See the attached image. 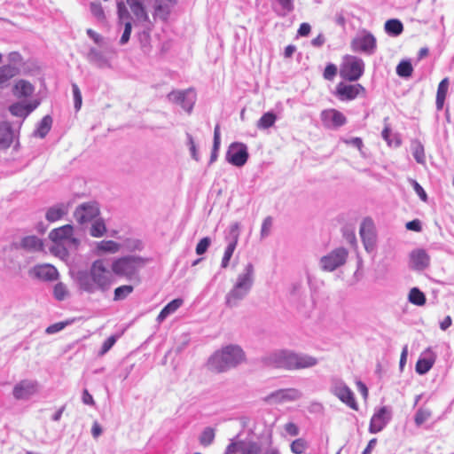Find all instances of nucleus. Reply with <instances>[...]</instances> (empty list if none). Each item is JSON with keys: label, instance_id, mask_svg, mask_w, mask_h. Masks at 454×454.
Returning a JSON list of instances; mask_svg holds the SVG:
<instances>
[{"label": "nucleus", "instance_id": "nucleus-1", "mask_svg": "<svg viewBox=\"0 0 454 454\" xmlns=\"http://www.w3.org/2000/svg\"><path fill=\"white\" fill-rule=\"evenodd\" d=\"M114 282V274L102 259L96 260L88 270L80 271L77 275L79 288L90 294L106 293Z\"/></svg>", "mask_w": 454, "mask_h": 454}, {"label": "nucleus", "instance_id": "nucleus-2", "mask_svg": "<svg viewBox=\"0 0 454 454\" xmlns=\"http://www.w3.org/2000/svg\"><path fill=\"white\" fill-rule=\"evenodd\" d=\"M264 365L284 369L287 371H297L311 368L318 364L317 358L304 353H296L290 349H277L262 357Z\"/></svg>", "mask_w": 454, "mask_h": 454}, {"label": "nucleus", "instance_id": "nucleus-3", "mask_svg": "<svg viewBox=\"0 0 454 454\" xmlns=\"http://www.w3.org/2000/svg\"><path fill=\"white\" fill-rule=\"evenodd\" d=\"M245 360V353L238 345H228L215 352L207 362L208 369L223 372L236 367Z\"/></svg>", "mask_w": 454, "mask_h": 454}, {"label": "nucleus", "instance_id": "nucleus-4", "mask_svg": "<svg viewBox=\"0 0 454 454\" xmlns=\"http://www.w3.org/2000/svg\"><path fill=\"white\" fill-rule=\"evenodd\" d=\"M254 282V265L249 262L245 266L243 271L238 275L233 287L226 294V306L230 308L237 307L239 303L249 294Z\"/></svg>", "mask_w": 454, "mask_h": 454}, {"label": "nucleus", "instance_id": "nucleus-5", "mask_svg": "<svg viewBox=\"0 0 454 454\" xmlns=\"http://www.w3.org/2000/svg\"><path fill=\"white\" fill-rule=\"evenodd\" d=\"M145 264V260L144 258L136 255H127L113 262L112 272L117 276L132 279Z\"/></svg>", "mask_w": 454, "mask_h": 454}, {"label": "nucleus", "instance_id": "nucleus-6", "mask_svg": "<svg viewBox=\"0 0 454 454\" xmlns=\"http://www.w3.org/2000/svg\"><path fill=\"white\" fill-rule=\"evenodd\" d=\"M364 72V62L362 59L345 55L340 67V75L348 82H356L360 79Z\"/></svg>", "mask_w": 454, "mask_h": 454}, {"label": "nucleus", "instance_id": "nucleus-7", "mask_svg": "<svg viewBox=\"0 0 454 454\" xmlns=\"http://www.w3.org/2000/svg\"><path fill=\"white\" fill-rule=\"evenodd\" d=\"M348 255V251L346 248L337 247L320 258V269L332 272L346 263Z\"/></svg>", "mask_w": 454, "mask_h": 454}, {"label": "nucleus", "instance_id": "nucleus-8", "mask_svg": "<svg viewBox=\"0 0 454 454\" xmlns=\"http://www.w3.org/2000/svg\"><path fill=\"white\" fill-rule=\"evenodd\" d=\"M330 391L333 395L351 409L357 410V403L356 402L354 393L342 380L339 378H332Z\"/></svg>", "mask_w": 454, "mask_h": 454}, {"label": "nucleus", "instance_id": "nucleus-9", "mask_svg": "<svg viewBox=\"0 0 454 454\" xmlns=\"http://www.w3.org/2000/svg\"><path fill=\"white\" fill-rule=\"evenodd\" d=\"M351 48L354 51L372 55L376 51L377 41L371 32L364 29L352 40Z\"/></svg>", "mask_w": 454, "mask_h": 454}, {"label": "nucleus", "instance_id": "nucleus-10", "mask_svg": "<svg viewBox=\"0 0 454 454\" xmlns=\"http://www.w3.org/2000/svg\"><path fill=\"white\" fill-rule=\"evenodd\" d=\"M49 238L58 245L69 246L74 248L79 243L78 239L74 237V227L71 224H66L52 230Z\"/></svg>", "mask_w": 454, "mask_h": 454}, {"label": "nucleus", "instance_id": "nucleus-11", "mask_svg": "<svg viewBox=\"0 0 454 454\" xmlns=\"http://www.w3.org/2000/svg\"><path fill=\"white\" fill-rule=\"evenodd\" d=\"M359 233L364 243V247L368 253L374 251L376 247V229L372 218L366 217L360 225Z\"/></svg>", "mask_w": 454, "mask_h": 454}, {"label": "nucleus", "instance_id": "nucleus-12", "mask_svg": "<svg viewBox=\"0 0 454 454\" xmlns=\"http://www.w3.org/2000/svg\"><path fill=\"white\" fill-rule=\"evenodd\" d=\"M248 159L247 147L243 143L234 142L226 153V160L236 167L244 166Z\"/></svg>", "mask_w": 454, "mask_h": 454}, {"label": "nucleus", "instance_id": "nucleus-13", "mask_svg": "<svg viewBox=\"0 0 454 454\" xmlns=\"http://www.w3.org/2000/svg\"><path fill=\"white\" fill-rule=\"evenodd\" d=\"M39 391V383L35 380H22L12 389L16 400H28Z\"/></svg>", "mask_w": 454, "mask_h": 454}, {"label": "nucleus", "instance_id": "nucleus-14", "mask_svg": "<svg viewBox=\"0 0 454 454\" xmlns=\"http://www.w3.org/2000/svg\"><path fill=\"white\" fill-rule=\"evenodd\" d=\"M169 101L178 104L187 113H191L196 101V94L193 90L172 91L168 95Z\"/></svg>", "mask_w": 454, "mask_h": 454}, {"label": "nucleus", "instance_id": "nucleus-15", "mask_svg": "<svg viewBox=\"0 0 454 454\" xmlns=\"http://www.w3.org/2000/svg\"><path fill=\"white\" fill-rule=\"evenodd\" d=\"M361 94L365 95V88L360 83L347 84L345 82H339L336 86L335 95L340 101L354 100Z\"/></svg>", "mask_w": 454, "mask_h": 454}, {"label": "nucleus", "instance_id": "nucleus-16", "mask_svg": "<svg viewBox=\"0 0 454 454\" xmlns=\"http://www.w3.org/2000/svg\"><path fill=\"white\" fill-rule=\"evenodd\" d=\"M239 223H233L230 226V233L228 238V245L224 250V254L222 259L221 267L225 269L229 266L230 260L236 249L239 238Z\"/></svg>", "mask_w": 454, "mask_h": 454}, {"label": "nucleus", "instance_id": "nucleus-17", "mask_svg": "<svg viewBox=\"0 0 454 454\" xmlns=\"http://www.w3.org/2000/svg\"><path fill=\"white\" fill-rule=\"evenodd\" d=\"M391 415V409L387 406H383L376 411L371 419L369 432L371 434H377L382 431L390 421Z\"/></svg>", "mask_w": 454, "mask_h": 454}, {"label": "nucleus", "instance_id": "nucleus-18", "mask_svg": "<svg viewBox=\"0 0 454 454\" xmlns=\"http://www.w3.org/2000/svg\"><path fill=\"white\" fill-rule=\"evenodd\" d=\"M99 214V209L95 203H84L80 205L74 211L75 220L82 224L94 220Z\"/></svg>", "mask_w": 454, "mask_h": 454}, {"label": "nucleus", "instance_id": "nucleus-19", "mask_svg": "<svg viewBox=\"0 0 454 454\" xmlns=\"http://www.w3.org/2000/svg\"><path fill=\"white\" fill-rule=\"evenodd\" d=\"M321 120L326 128L336 129L347 122L345 115L336 109H326L321 113Z\"/></svg>", "mask_w": 454, "mask_h": 454}, {"label": "nucleus", "instance_id": "nucleus-20", "mask_svg": "<svg viewBox=\"0 0 454 454\" xmlns=\"http://www.w3.org/2000/svg\"><path fill=\"white\" fill-rule=\"evenodd\" d=\"M430 264V256L426 250L418 248L410 254V266L416 270H423Z\"/></svg>", "mask_w": 454, "mask_h": 454}, {"label": "nucleus", "instance_id": "nucleus-21", "mask_svg": "<svg viewBox=\"0 0 454 454\" xmlns=\"http://www.w3.org/2000/svg\"><path fill=\"white\" fill-rule=\"evenodd\" d=\"M40 105L39 100H34L28 104L17 102L10 106V113L18 117L26 118L27 117L37 106Z\"/></svg>", "mask_w": 454, "mask_h": 454}, {"label": "nucleus", "instance_id": "nucleus-22", "mask_svg": "<svg viewBox=\"0 0 454 454\" xmlns=\"http://www.w3.org/2000/svg\"><path fill=\"white\" fill-rule=\"evenodd\" d=\"M87 60L98 68H106L110 67L109 59L99 50L90 48L86 55Z\"/></svg>", "mask_w": 454, "mask_h": 454}, {"label": "nucleus", "instance_id": "nucleus-23", "mask_svg": "<svg viewBox=\"0 0 454 454\" xmlns=\"http://www.w3.org/2000/svg\"><path fill=\"white\" fill-rule=\"evenodd\" d=\"M35 276L44 281H52L58 278L57 269L51 264L38 265L34 268Z\"/></svg>", "mask_w": 454, "mask_h": 454}, {"label": "nucleus", "instance_id": "nucleus-24", "mask_svg": "<svg viewBox=\"0 0 454 454\" xmlns=\"http://www.w3.org/2000/svg\"><path fill=\"white\" fill-rule=\"evenodd\" d=\"M435 361L434 353L430 350H427L423 356L420 357L416 364V372L420 374H426L433 367Z\"/></svg>", "mask_w": 454, "mask_h": 454}, {"label": "nucleus", "instance_id": "nucleus-25", "mask_svg": "<svg viewBox=\"0 0 454 454\" xmlns=\"http://www.w3.org/2000/svg\"><path fill=\"white\" fill-rule=\"evenodd\" d=\"M176 0H156L154 6V17L166 20L171 12Z\"/></svg>", "mask_w": 454, "mask_h": 454}, {"label": "nucleus", "instance_id": "nucleus-26", "mask_svg": "<svg viewBox=\"0 0 454 454\" xmlns=\"http://www.w3.org/2000/svg\"><path fill=\"white\" fill-rule=\"evenodd\" d=\"M68 212V205L65 203H59L49 207L45 214V218L51 223L60 220Z\"/></svg>", "mask_w": 454, "mask_h": 454}, {"label": "nucleus", "instance_id": "nucleus-27", "mask_svg": "<svg viewBox=\"0 0 454 454\" xmlns=\"http://www.w3.org/2000/svg\"><path fill=\"white\" fill-rule=\"evenodd\" d=\"M387 120L388 118L384 119L385 127L381 132V137L388 146L397 148L402 145L401 136L398 133H393L391 131L389 124L387 123Z\"/></svg>", "mask_w": 454, "mask_h": 454}, {"label": "nucleus", "instance_id": "nucleus-28", "mask_svg": "<svg viewBox=\"0 0 454 454\" xmlns=\"http://www.w3.org/2000/svg\"><path fill=\"white\" fill-rule=\"evenodd\" d=\"M35 92V86L26 80H19L13 87V94L17 98H28Z\"/></svg>", "mask_w": 454, "mask_h": 454}, {"label": "nucleus", "instance_id": "nucleus-29", "mask_svg": "<svg viewBox=\"0 0 454 454\" xmlns=\"http://www.w3.org/2000/svg\"><path fill=\"white\" fill-rule=\"evenodd\" d=\"M14 133L6 121L0 123V148H8L13 141Z\"/></svg>", "mask_w": 454, "mask_h": 454}, {"label": "nucleus", "instance_id": "nucleus-30", "mask_svg": "<svg viewBox=\"0 0 454 454\" xmlns=\"http://www.w3.org/2000/svg\"><path fill=\"white\" fill-rule=\"evenodd\" d=\"M127 4L139 22L150 23L148 14L140 0H127Z\"/></svg>", "mask_w": 454, "mask_h": 454}, {"label": "nucleus", "instance_id": "nucleus-31", "mask_svg": "<svg viewBox=\"0 0 454 454\" xmlns=\"http://www.w3.org/2000/svg\"><path fill=\"white\" fill-rule=\"evenodd\" d=\"M184 303L183 299L176 298L168 302L159 313L157 322H163L169 315L175 313Z\"/></svg>", "mask_w": 454, "mask_h": 454}, {"label": "nucleus", "instance_id": "nucleus-32", "mask_svg": "<svg viewBox=\"0 0 454 454\" xmlns=\"http://www.w3.org/2000/svg\"><path fill=\"white\" fill-rule=\"evenodd\" d=\"M18 74V69L11 65L0 67V89L8 86L9 81Z\"/></svg>", "mask_w": 454, "mask_h": 454}, {"label": "nucleus", "instance_id": "nucleus-33", "mask_svg": "<svg viewBox=\"0 0 454 454\" xmlns=\"http://www.w3.org/2000/svg\"><path fill=\"white\" fill-rule=\"evenodd\" d=\"M52 118L51 115H45L37 124L34 135L37 137L43 138L50 132L52 126Z\"/></svg>", "mask_w": 454, "mask_h": 454}, {"label": "nucleus", "instance_id": "nucleus-34", "mask_svg": "<svg viewBox=\"0 0 454 454\" xmlns=\"http://www.w3.org/2000/svg\"><path fill=\"white\" fill-rule=\"evenodd\" d=\"M20 246L22 248L36 252L43 249V243L36 236H27L21 239Z\"/></svg>", "mask_w": 454, "mask_h": 454}, {"label": "nucleus", "instance_id": "nucleus-35", "mask_svg": "<svg viewBox=\"0 0 454 454\" xmlns=\"http://www.w3.org/2000/svg\"><path fill=\"white\" fill-rule=\"evenodd\" d=\"M449 89V79L444 78L442 79L437 88V93H436V108L437 110H442L444 105V101L446 98V95Z\"/></svg>", "mask_w": 454, "mask_h": 454}, {"label": "nucleus", "instance_id": "nucleus-36", "mask_svg": "<svg viewBox=\"0 0 454 454\" xmlns=\"http://www.w3.org/2000/svg\"><path fill=\"white\" fill-rule=\"evenodd\" d=\"M411 150L415 160L419 164H425L426 155L424 145L418 139H414L411 143Z\"/></svg>", "mask_w": 454, "mask_h": 454}, {"label": "nucleus", "instance_id": "nucleus-37", "mask_svg": "<svg viewBox=\"0 0 454 454\" xmlns=\"http://www.w3.org/2000/svg\"><path fill=\"white\" fill-rule=\"evenodd\" d=\"M215 438V429L211 427H205L199 436V442L203 447L213 444Z\"/></svg>", "mask_w": 454, "mask_h": 454}, {"label": "nucleus", "instance_id": "nucleus-38", "mask_svg": "<svg viewBox=\"0 0 454 454\" xmlns=\"http://www.w3.org/2000/svg\"><path fill=\"white\" fill-rule=\"evenodd\" d=\"M408 301L416 306H423L426 304L427 299L424 293L418 287H412L409 292Z\"/></svg>", "mask_w": 454, "mask_h": 454}, {"label": "nucleus", "instance_id": "nucleus-39", "mask_svg": "<svg viewBox=\"0 0 454 454\" xmlns=\"http://www.w3.org/2000/svg\"><path fill=\"white\" fill-rule=\"evenodd\" d=\"M403 30V23L395 19L388 20L385 23V31L393 36L399 35Z\"/></svg>", "mask_w": 454, "mask_h": 454}, {"label": "nucleus", "instance_id": "nucleus-40", "mask_svg": "<svg viewBox=\"0 0 454 454\" xmlns=\"http://www.w3.org/2000/svg\"><path fill=\"white\" fill-rule=\"evenodd\" d=\"M221 145V132H220V126L217 124L215 127L214 129V143H213V148L210 155V163H213L216 160L218 157V151L220 149Z\"/></svg>", "mask_w": 454, "mask_h": 454}, {"label": "nucleus", "instance_id": "nucleus-41", "mask_svg": "<svg viewBox=\"0 0 454 454\" xmlns=\"http://www.w3.org/2000/svg\"><path fill=\"white\" fill-rule=\"evenodd\" d=\"M106 232V226L102 218H97L92 223L90 234L94 238H100Z\"/></svg>", "mask_w": 454, "mask_h": 454}, {"label": "nucleus", "instance_id": "nucleus-42", "mask_svg": "<svg viewBox=\"0 0 454 454\" xmlns=\"http://www.w3.org/2000/svg\"><path fill=\"white\" fill-rule=\"evenodd\" d=\"M277 121V116L272 112H267L262 114L257 122V128L266 129L274 125Z\"/></svg>", "mask_w": 454, "mask_h": 454}, {"label": "nucleus", "instance_id": "nucleus-43", "mask_svg": "<svg viewBox=\"0 0 454 454\" xmlns=\"http://www.w3.org/2000/svg\"><path fill=\"white\" fill-rule=\"evenodd\" d=\"M97 248L102 252L114 254L120 250L121 245L114 240H102L97 243Z\"/></svg>", "mask_w": 454, "mask_h": 454}, {"label": "nucleus", "instance_id": "nucleus-44", "mask_svg": "<svg viewBox=\"0 0 454 454\" xmlns=\"http://www.w3.org/2000/svg\"><path fill=\"white\" fill-rule=\"evenodd\" d=\"M432 416V411L427 408L420 407L417 410L414 416V422L417 427H420L427 421Z\"/></svg>", "mask_w": 454, "mask_h": 454}, {"label": "nucleus", "instance_id": "nucleus-45", "mask_svg": "<svg viewBox=\"0 0 454 454\" xmlns=\"http://www.w3.org/2000/svg\"><path fill=\"white\" fill-rule=\"evenodd\" d=\"M413 67L409 60H402L396 67V74L400 77L407 78L412 74Z\"/></svg>", "mask_w": 454, "mask_h": 454}, {"label": "nucleus", "instance_id": "nucleus-46", "mask_svg": "<svg viewBox=\"0 0 454 454\" xmlns=\"http://www.w3.org/2000/svg\"><path fill=\"white\" fill-rule=\"evenodd\" d=\"M117 12L119 19V27L122 26V23L131 22V18L129 11L123 2L117 3Z\"/></svg>", "mask_w": 454, "mask_h": 454}, {"label": "nucleus", "instance_id": "nucleus-47", "mask_svg": "<svg viewBox=\"0 0 454 454\" xmlns=\"http://www.w3.org/2000/svg\"><path fill=\"white\" fill-rule=\"evenodd\" d=\"M134 290L129 285L121 286L114 290V301H121L126 299Z\"/></svg>", "mask_w": 454, "mask_h": 454}, {"label": "nucleus", "instance_id": "nucleus-48", "mask_svg": "<svg viewBox=\"0 0 454 454\" xmlns=\"http://www.w3.org/2000/svg\"><path fill=\"white\" fill-rule=\"evenodd\" d=\"M272 225L273 218L271 216H267L263 219L260 231V236L262 239L267 238L270 234Z\"/></svg>", "mask_w": 454, "mask_h": 454}, {"label": "nucleus", "instance_id": "nucleus-49", "mask_svg": "<svg viewBox=\"0 0 454 454\" xmlns=\"http://www.w3.org/2000/svg\"><path fill=\"white\" fill-rule=\"evenodd\" d=\"M283 396H284L283 389H279V390L274 391L271 394L268 395L264 398V401L269 404L282 403H284Z\"/></svg>", "mask_w": 454, "mask_h": 454}, {"label": "nucleus", "instance_id": "nucleus-50", "mask_svg": "<svg viewBox=\"0 0 454 454\" xmlns=\"http://www.w3.org/2000/svg\"><path fill=\"white\" fill-rule=\"evenodd\" d=\"M283 398L285 402L295 401L301 397V392L296 388L283 389Z\"/></svg>", "mask_w": 454, "mask_h": 454}, {"label": "nucleus", "instance_id": "nucleus-51", "mask_svg": "<svg viewBox=\"0 0 454 454\" xmlns=\"http://www.w3.org/2000/svg\"><path fill=\"white\" fill-rule=\"evenodd\" d=\"M53 294L58 301L65 300L68 294L67 286L63 283L56 284L53 289Z\"/></svg>", "mask_w": 454, "mask_h": 454}, {"label": "nucleus", "instance_id": "nucleus-52", "mask_svg": "<svg viewBox=\"0 0 454 454\" xmlns=\"http://www.w3.org/2000/svg\"><path fill=\"white\" fill-rule=\"evenodd\" d=\"M307 448V442L302 438L294 440L291 444V450L295 454H302Z\"/></svg>", "mask_w": 454, "mask_h": 454}, {"label": "nucleus", "instance_id": "nucleus-53", "mask_svg": "<svg viewBox=\"0 0 454 454\" xmlns=\"http://www.w3.org/2000/svg\"><path fill=\"white\" fill-rule=\"evenodd\" d=\"M242 450L244 454H260L261 447L254 442H250L248 443L242 442Z\"/></svg>", "mask_w": 454, "mask_h": 454}, {"label": "nucleus", "instance_id": "nucleus-54", "mask_svg": "<svg viewBox=\"0 0 454 454\" xmlns=\"http://www.w3.org/2000/svg\"><path fill=\"white\" fill-rule=\"evenodd\" d=\"M72 91L74 96V108L76 111H79L82 106V98L81 90L76 83L72 84Z\"/></svg>", "mask_w": 454, "mask_h": 454}, {"label": "nucleus", "instance_id": "nucleus-55", "mask_svg": "<svg viewBox=\"0 0 454 454\" xmlns=\"http://www.w3.org/2000/svg\"><path fill=\"white\" fill-rule=\"evenodd\" d=\"M123 28L122 35L120 39V44L124 45L126 44L130 37L132 25L131 22H126L122 23V26L120 27V28Z\"/></svg>", "mask_w": 454, "mask_h": 454}, {"label": "nucleus", "instance_id": "nucleus-56", "mask_svg": "<svg viewBox=\"0 0 454 454\" xmlns=\"http://www.w3.org/2000/svg\"><path fill=\"white\" fill-rule=\"evenodd\" d=\"M409 182L411 184V186L413 187L417 195L419 197V199L422 201L426 202L427 200V194L425 192V190L423 189V187L414 179L410 178Z\"/></svg>", "mask_w": 454, "mask_h": 454}, {"label": "nucleus", "instance_id": "nucleus-57", "mask_svg": "<svg viewBox=\"0 0 454 454\" xmlns=\"http://www.w3.org/2000/svg\"><path fill=\"white\" fill-rule=\"evenodd\" d=\"M210 244H211L210 238L205 237V238L201 239L196 246V249H195L196 254L199 255H202L203 254H205L207 252V250L208 249Z\"/></svg>", "mask_w": 454, "mask_h": 454}, {"label": "nucleus", "instance_id": "nucleus-58", "mask_svg": "<svg viewBox=\"0 0 454 454\" xmlns=\"http://www.w3.org/2000/svg\"><path fill=\"white\" fill-rule=\"evenodd\" d=\"M337 73H338L337 67L333 63H329L326 65V67L325 68L323 76L327 81H333L334 79V77L336 76Z\"/></svg>", "mask_w": 454, "mask_h": 454}, {"label": "nucleus", "instance_id": "nucleus-59", "mask_svg": "<svg viewBox=\"0 0 454 454\" xmlns=\"http://www.w3.org/2000/svg\"><path fill=\"white\" fill-rule=\"evenodd\" d=\"M90 12L98 20H103L105 18L104 10L98 2H93L90 4Z\"/></svg>", "mask_w": 454, "mask_h": 454}, {"label": "nucleus", "instance_id": "nucleus-60", "mask_svg": "<svg viewBox=\"0 0 454 454\" xmlns=\"http://www.w3.org/2000/svg\"><path fill=\"white\" fill-rule=\"evenodd\" d=\"M224 454H244L242 450V442H231L227 446Z\"/></svg>", "mask_w": 454, "mask_h": 454}, {"label": "nucleus", "instance_id": "nucleus-61", "mask_svg": "<svg viewBox=\"0 0 454 454\" xmlns=\"http://www.w3.org/2000/svg\"><path fill=\"white\" fill-rule=\"evenodd\" d=\"M117 338L114 335L108 337L101 347V354H106L115 344Z\"/></svg>", "mask_w": 454, "mask_h": 454}, {"label": "nucleus", "instance_id": "nucleus-62", "mask_svg": "<svg viewBox=\"0 0 454 454\" xmlns=\"http://www.w3.org/2000/svg\"><path fill=\"white\" fill-rule=\"evenodd\" d=\"M278 3L280 4L282 9V15H286L294 9V4L292 0H278Z\"/></svg>", "mask_w": 454, "mask_h": 454}, {"label": "nucleus", "instance_id": "nucleus-63", "mask_svg": "<svg viewBox=\"0 0 454 454\" xmlns=\"http://www.w3.org/2000/svg\"><path fill=\"white\" fill-rule=\"evenodd\" d=\"M67 325V323H64V322L56 323V324H53V325L48 326L46 328L45 332L48 334H53V333H56L58 332H60L61 330H63Z\"/></svg>", "mask_w": 454, "mask_h": 454}, {"label": "nucleus", "instance_id": "nucleus-64", "mask_svg": "<svg viewBox=\"0 0 454 454\" xmlns=\"http://www.w3.org/2000/svg\"><path fill=\"white\" fill-rule=\"evenodd\" d=\"M286 432L292 435L296 436L299 434V427L293 422H288L285 425Z\"/></svg>", "mask_w": 454, "mask_h": 454}]
</instances>
